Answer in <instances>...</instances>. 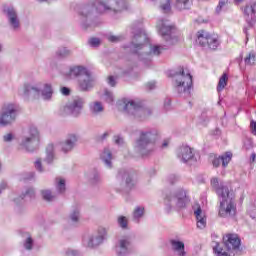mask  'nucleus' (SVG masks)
Segmentation results:
<instances>
[{
  "label": "nucleus",
  "mask_w": 256,
  "mask_h": 256,
  "mask_svg": "<svg viewBox=\"0 0 256 256\" xmlns=\"http://www.w3.org/2000/svg\"><path fill=\"white\" fill-rule=\"evenodd\" d=\"M57 57H60L61 59H65V57H69L71 55V50H69L66 47H60L56 51Z\"/></svg>",
  "instance_id": "obj_35"
},
{
  "label": "nucleus",
  "mask_w": 256,
  "mask_h": 256,
  "mask_svg": "<svg viewBox=\"0 0 256 256\" xmlns=\"http://www.w3.org/2000/svg\"><path fill=\"white\" fill-rule=\"evenodd\" d=\"M106 39L110 42V43H120V41H123V39H125V36L123 35H113V34H108L106 35Z\"/></svg>",
  "instance_id": "obj_39"
},
{
  "label": "nucleus",
  "mask_w": 256,
  "mask_h": 256,
  "mask_svg": "<svg viewBox=\"0 0 256 256\" xmlns=\"http://www.w3.org/2000/svg\"><path fill=\"white\" fill-rule=\"evenodd\" d=\"M189 203H191V199L183 189L177 190L174 194H167L164 198L166 213H170L173 209H186Z\"/></svg>",
  "instance_id": "obj_4"
},
{
  "label": "nucleus",
  "mask_w": 256,
  "mask_h": 256,
  "mask_svg": "<svg viewBox=\"0 0 256 256\" xmlns=\"http://www.w3.org/2000/svg\"><path fill=\"white\" fill-rule=\"evenodd\" d=\"M197 251H201V246H197Z\"/></svg>",
  "instance_id": "obj_63"
},
{
  "label": "nucleus",
  "mask_w": 256,
  "mask_h": 256,
  "mask_svg": "<svg viewBox=\"0 0 256 256\" xmlns=\"http://www.w3.org/2000/svg\"><path fill=\"white\" fill-rule=\"evenodd\" d=\"M40 3H43V1H49V0H38Z\"/></svg>",
  "instance_id": "obj_64"
},
{
  "label": "nucleus",
  "mask_w": 256,
  "mask_h": 256,
  "mask_svg": "<svg viewBox=\"0 0 256 256\" xmlns=\"http://www.w3.org/2000/svg\"><path fill=\"white\" fill-rule=\"evenodd\" d=\"M61 93H62V95L67 96V95H70L71 90L69 88H67V87H62L61 88Z\"/></svg>",
  "instance_id": "obj_59"
},
{
  "label": "nucleus",
  "mask_w": 256,
  "mask_h": 256,
  "mask_svg": "<svg viewBox=\"0 0 256 256\" xmlns=\"http://www.w3.org/2000/svg\"><path fill=\"white\" fill-rule=\"evenodd\" d=\"M77 143H79V135L71 133L58 143V147L62 153L67 154L77 147Z\"/></svg>",
  "instance_id": "obj_14"
},
{
  "label": "nucleus",
  "mask_w": 256,
  "mask_h": 256,
  "mask_svg": "<svg viewBox=\"0 0 256 256\" xmlns=\"http://www.w3.org/2000/svg\"><path fill=\"white\" fill-rule=\"evenodd\" d=\"M103 104H101V102H92L90 104V113H92V115H99V113H103Z\"/></svg>",
  "instance_id": "obj_30"
},
{
  "label": "nucleus",
  "mask_w": 256,
  "mask_h": 256,
  "mask_svg": "<svg viewBox=\"0 0 256 256\" xmlns=\"http://www.w3.org/2000/svg\"><path fill=\"white\" fill-rule=\"evenodd\" d=\"M157 29L159 35H161L169 45H173L179 41V31H177L175 26L169 23V20H159Z\"/></svg>",
  "instance_id": "obj_8"
},
{
  "label": "nucleus",
  "mask_w": 256,
  "mask_h": 256,
  "mask_svg": "<svg viewBox=\"0 0 256 256\" xmlns=\"http://www.w3.org/2000/svg\"><path fill=\"white\" fill-rule=\"evenodd\" d=\"M107 82H108V85H110V87H115V85H117V82L115 81V77L113 76H109Z\"/></svg>",
  "instance_id": "obj_54"
},
{
  "label": "nucleus",
  "mask_w": 256,
  "mask_h": 256,
  "mask_svg": "<svg viewBox=\"0 0 256 256\" xmlns=\"http://www.w3.org/2000/svg\"><path fill=\"white\" fill-rule=\"evenodd\" d=\"M117 223L121 229H127V226L129 225V220L125 216H119L117 219Z\"/></svg>",
  "instance_id": "obj_44"
},
{
  "label": "nucleus",
  "mask_w": 256,
  "mask_h": 256,
  "mask_svg": "<svg viewBox=\"0 0 256 256\" xmlns=\"http://www.w3.org/2000/svg\"><path fill=\"white\" fill-rule=\"evenodd\" d=\"M83 105H85V99L75 97L65 106V111H67L73 117H79L81 115V111H83Z\"/></svg>",
  "instance_id": "obj_16"
},
{
  "label": "nucleus",
  "mask_w": 256,
  "mask_h": 256,
  "mask_svg": "<svg viewBox=\"0 0 256 256\" xmlns=\"http://www.w3.org/2000/svg\"><path fill=\"white\" fill-rule=\"evenodd\" d=\"M218 215L227 219L229 217H235L237 214V203H235V194L233 192H228L225 197H221Z\"/></svg>",
  "instance_id": "obj_7"
},
{
  "label": "nucleus",
  "mask_w": 256,
  "mask_h": 256,
  "mask_svg": "<svg viewBox=\"0 0 256 256\" xmlns=\"http://www.w3.org/2000/svg\"><path fill=\"white\" fill-rule=\"evenodd\" d=\"M13 139H15V134H13V133H8L3 136V141L5 143H11V141H13Z\"/></svg>",
  "instance_id": "obj_48"
},
{
  "label": "nucleus",
  "mask_w": 256,
  "mask_h": 256,
  "mask_svg": "<svg viewBox=\"0 0 256 256\" xmlns=\"http://www.w3.org/2000/svg\"><path fill=\"white\" fill-rule=\"evenodd\" d=\"M174 87L185 99L191 97V89L193 87V76L187 68H178L177 71L171 74Z\"/></svg>",
  "instance_id": "obj_3"
},
{
  "label": "nucleus",
  "mask_w": 256,
  "mask_h": 256,
  "mask_svg": "<svg viewBox=\"0 0 256 256\" xmlns=\"http://www.w3.org/2000/svg\"><path fill=\"white\" fill-rule=\"evenodd\" d=\"M35 168L37 169V171H39L40 173H43V166L41 164V159H37L35 161Z\"/></svg>",
  "instance_id": "obj_52"
},
{
  "label": "nucleus",
  "mask_w": 256,
  "mask_h": 256,
  "mask_svg": "<svg viewBox=\"0 0 256 256\" xmlns=\"http://www.w3.org/2000/svg\"><path fill=\"white\" fill-rule=\"evenodd\" d=\"M175 7L180 11H183V9H189V0H176Z\"/></svg>",
  "instance_id": "obj_41"
},
{
  "label": "nucleus",
  "mask_w": 256,
  "mask_h": 256,
  "mask_svg": "<svg viewBox=\"0 0 256 256\" xmlns=\"http://www.w3.org/2000/svg\"><path fill=\"white\" fill-rule=\"evenodd\" d=\"M104 99L106 100V103H113V92L105 90Z\"/></svg>",
  "instance_id": "obj_46"
},
{
  "label": "nucleus",
  "mask_w": 256,
  "mask_h": 256,
  "mask_svg": "<svg viewBox=\"0 0 256 256\" xmlns=\"http://www.w3.org/2000/svg\"><path fill=\"white\" fill-rule=\"evenodd\" d=\"M256 56L255 52H250L244 59L245 65H255Z\"/></svg>",
  "instance_id": "obj_42"
},
{
  "label": "nucleus",
  "mask_w": 256,
  "mask_h": 256,
  "mask_svg": "<svg viewBox=\"0 0 256 256\" xmlns=\"http://www.w3.org/2000/svg\"><path fill=\"white\" fill-rule=\"evenodd\" d=\"M24 95L26 97L31 95H33V97H39V95H41L44 101H51V97H53V87L51 84H43L41 82L36 84H25Z\"/></svg>",
  "instance_id": "obj_6"
},
{
  "label": "nucleus",
  "mask_w": 256,
  "mask_h": 256,
  "mask_svg": "<svg viewBox=\"0 0 256 256\" xmlns=\"http://www.w3.org/2000/svg\"><path fill=\"white\" fill-rule=\"evenodd\" d=\"M66 255H68V256H77V255H79V251H77V250H72V249H68V250L66 251Z\"/></svg>",
  "instance_id": "obj_56"
},
{
  "label": "nucleus",
  "mask_w": 256,
  "mask_h": 256,
  "mask_svg": "<svg viewBox=\"0 0 256 256\" xmlns=\"http://www.w3.org/2000/svg\"><path fill=\"white\" fill-rule=\"evenodd\" d=\"M163 46L154 45L150 46V52L145 54H139L140 59H145V57H151V55L159 56L160 53L163 52ZM145 55V57H143Z\"/></svg>",
  "instance_id": "obj_28"
},
{
  "label": "nucleus",
  "mask_w": 256,
  "mask_h": 256,
  "mask_svg": "<svg viewBox=\"0 0 256 256\" xmlns=\"http://www.w3.org/2000/svg\"><path fill=\"white\" fill-rule=\"evenodd\" d=\"M227 7H229V0H219V3L216 7V13L219 15L222 11H227Z\"/></svg>",
  "instance_id": "obj_36"
},
{
  "label": "nucleus",
  "mask_w": 256,
  "mask_h": 256,
  "mask_svg": "<svg viewBox=\"0 0 256 256\" xmlns=\"http://www.w3.org/2000/svg\"><path fill=\"white\" fill-rule=\"evenodd\" d=\"M227 251H239L241 239L236 234H228L223 238Z\"/></svg>",
  "instance_id": "obj_20"
},
{
  "label": "nucleus",
  "mask_w": 256,
  "mask_h": 256,
  "mask_svg": "<svg viewBox=\"0 0 256 256\" xmlns=\"http://www.w3.org/2000/svg\"><path fill=\"white\" fill-rule=\"evenodd\" d=\"M131 253V238L125 236L121 238L116 245V254L118 256H127Z\"/></svg>",
  "instance_id": "obj_19"
},
{
  "label": "nucleus",
  "mask_w": 256,
  "mask_h": 256,
  "mask_svg": "<svg viewBox=\"0 0 256 256\" xmlns=\"http://www.w3.org/2000/svg\"><path fill=\"white\" fill-rule=\"evenodd\" d=\"M169 245L177 256H187V251H185V242L179 238V236L169 239Z\"/></svg>",
  "instance_id": "obj_18"
},
{
  "label": "nucleus",
  "mask_w": 256,
  "mask_h": 256,
  "mask_svg": "<svg viewBox=\"0 0 256 256\" xmlns=\"http://www.w3.org/2000/svg\"><path fill=\"white\" fill-rule=\"evenodd\" d=\"M211 186L213 187V189H215L218 197H226L225 195H227V193H231L228 186H226L224 184L219 185L218 178L211 179Z\"/></svg>",
  "instance_id": "obj_24"
},
{
  "label": "nucleus",
  "mask_w": 256,
  "mask_h": 256,
  "mask_svg": "<svg viewBox=\"0 0 256 256\" xmlns=\"http://www.w3.org/2000/svg\"><path fill=\"white\" fill-rule=\"evenodd\" d=\"M144 213H145L144 207L138 206L135 208L133 212V219L135 223H139V220L141 219V217H143Z\"/></svg>",
  "instance_id": "obj_33"
},
{
  "label": "nucleus",
  "mask_w": 256,
  "mask_h": 256,
  "mask_svg": "<svg viewBox=\"0 0 256 256\" xmlns=\"http://www.w3.org/2000/svg\"><path fill=\"white\" fill-rule=\"evenodd\" d=\"M168 181L169 183H171V185L177 183V181H179V177L175 174H171L169 177H168Z\"/></svg>",
  "instance_id": "obj_50"
},
{
  "label": "nucleus",
  "mask_w": 256,
  "mask_h": 256,
  "mask_svg": "<svg viewBox=\"0 0 256 256\" xmlns=\"http://www.w3.org/2000/svg\"><path fill=\"white\" fill-rule=\"evenodd\" d=\"M3 13L6 15L11 29H13V31H18V29L21 27V20H19L17 9H15L13 6H4Z\"/></svg>",
  "instance_id": "obj_13"
},
{
  "label": "nucleus",
  "mask_w": 256,
  "mask_h": 256,
  "mask_svg": "<svg viewBox=\"0 0 256 256\" xmlns=\"http://www.w3.org/2000/svg\"><path fill=\"white\" fill-rule=\"evenodd\" d=\"M5 189H7V182L2 181L0 183V195L3 193V191H5Z\"/></svg>",
  "instance_id": "obj_60"
},
{
  "label": "nucleus",
  "mask_w": 256,
  "mask_h": 256,
  "mask_svg": "<svg viewBox=\"0 0 256 256\" xmlns=\"http://www.w3.org/2000/svg\"><path fill=\"white\" fill-rule=\"evenodd\" d=\"M88 181L90 185H99L101 183V173L97 169H93L88 173Z\"/></svg>",
  "instance_id": "obj_27"
},
{
  "label": "nucleus",
  "mask_w": 256,
  "mask_h": 256,
  "mask_svg": "<svg viewBox=\"0 0 256 256\" xmlns=\"http://www.w3.org/2000/svg\"><path fill=\"white\" fill-rule=\"evenodd\" d=\"M55 183H56L55 187H56L57 192L59 194L65 193V190H66L65 179H63V178H56Z\"/></svg>",
  "instance_id": "obj_32"
},
{
  "label": "nucleus",
  "mask_w": 256,
  "mask_h": 256,
  "mask_svg": "<svg viewBox=\"0 0 256 256\" xmlns=\"http://www.w3.org/2000/svg\"><path fill=\"white\" fill-rule=\"evenodd\" d=\"M159 139V131L157 129H146L139 133V137L136 139L134 149L138 155L147 157L151 155L152 151H155V143Z\"/></svg>",
  "instance_id": "obj_2"
},
{
  "label": "nucleus",
  "mask_w": 256,
  "mask_h": 256,
  "mask_svg": "<svg viewBox=\"0 0 256 256\" xmlns=\"http://www.w3.org/2000/svg\"><path fill=\"white\" fill-rule=\"evenodd\" d=\"M164 109L165 111H171V99L166 98L164 100Z\"/></svg>",
  "instance_id": "obj_51"
},
{
  "label": "nucleus",
  "mask_w": 256,
  "mask_h": 256,
  "mask_svg": "<svg viewBox=\"0 0 256 256\" xmlns=\"http://www.w3.org/2000/svg\"><path fill=\"white\" fill-rule=\"evenodd\" d=\"M88 43H89L90 47H99V45H101V39H99V38H90L88 40Z\"/></svg>",
  "instance_id": "obj_47"
},
{
  "label": "nucleus",
  "mask_w": 256,
  "mask_h": 256,
  "mask_svg": "<svg viewBox=\"0 0 256 256\" xmlns=\"http://www.w3.org/2000/svg\"><path fill=\"white\" fill-rule=\"evenodd\" d=\"M41 195H42V199H44V201H47L48 203H51L55 201V199H57V195L52 193L51 190L49 189L42 190Z\"/></svg>",
  "instance_id": "obj_31"
},
{
  "label": "nucleus",
  "mask_w": 256,
  "mask_h": 256,
  "mask_svg": "<svg viewBox=\"0 0 256 256\" xmlns=\"http://www.w3.org/2000/svg\"><path fill=\"white\" fill-rule=\"evenodd\" d=\"M88 73L89 70H87V68L84 66H73L69 71L70 77H75L77 81L78 79L85 77V75Z\"/></svg>",
  "instance_id": "obj_26"
},
{
  "label": "nucleus",
  "mask_w": 256,
  "mask_h": 256,
  "mask_svg": "<svg viewBox=\"0 0 256 256\" xmlns=\"http://www.w3.org/2000/svg\"><path fill=\"white\" fill-rule=\"evenodd\" d=\"M251 131L253 135H256V121L252 120L250 123Z\"/></svg>",
  "instance_id": "obj_57"
},
{
  "label": "nucleus",
  "mask_w": 256,
  "mask_h": 256,
  "mask_svg": "<svg viewBox=\"0 0 256 256\" xmlns=\"http://www.w3.org/2000/svg\"><path fill=\"white\" fill-rule=\"evenodd\" d=\"M24 248L27 251H31V249H33V238H31V236L27 237L24 241Z\"/></svg>",
  "instance_id": "obj_45"
},
{
  "label": "nucleus",
  "mask_w": 256,
  "mask_h": 256,
  "mask_svg": "<svg viewBox=\"0 0 256 256\" xmlns=\"http://www.w3.org/2000/svg\"><path fill=\"white\" fill-rule=\"evenodd\" d=\"M114 143L116 145H123V143H124L123 137H121V136H114Z\"/></svg>",
  "instance_id": "obj_55"
},
{
  "label": "nucleus",
  "mask_w": 256,
  "mask_h": 256,
  "mask_svg": "<svg viewBox=\"0 0 256 256\" xmlns=\"http://www.w3.org/2000/svg\"><path fill=\"white\" fill-rule=\"evenodd\" d=\"M169 147V140H164L162 143V149Z\"/></svg>",
  "instance_id": "obj_61"
},
{
  "label": "nucleus",
  "mask_w": 256,
  "mask_h": 256,
  "mask_svg": "<svg viewBox=\"0 0 256 256\" xmlns=\"http://www.w3.org/2000/svg\"><path fill=\"white\" fill-rule=\"evenodd\" d=\"M155 82H148L146 84V88L148 89V91H153V89H155Z\"/></svg>",
  "instance_id": "obj_58"
},
{
  "label": "nucleus",
  "mask_w": 256,
  "mask_h": 256,
  "mask_svg": "<svg viewBox=\"0 0 256 256\" xmlns=\"http://www.w3.org/2000/svg\"><path fill=\"white\" fill-rule=\"evenodd\" d=\"M100 159L108 169H111V167H113V152H111V148L105 147L100 154Z\"/></svg>",
  "instance_id": "obj_25"
},
{
  "label": "nucleus",
  "mask_w": 256,
  "mask_h": 256,
  "mask_svg": "<svg viewBox=\"0 0 256 256\" xmlns=\"http://www.w3.org/2000/svg\"><path fill=\"white\" fill-rule=\"evenodd\" d=\"M39 130L35 126L26 129L19 141V147L27 153H34L39 148Z\"/></svg>",
  "instance_id": "obj_5"
},
{
  "label": "nucleus",
  "mask_w": 256,
  "mask_h": 256,
  "mask_svg": "<svg viewBox=\"0 0 256 256\" xmlns=\"http://www.w3.org/2000/svg\"><path fill=\"white\" fill-rule=\"evenodd\" d=\"M80 91H91L95 87V80L91 77V73H87L82 78L77 80Z\"/></svg>",
  "instance_id": "obj_23"
},
{
  "label": "nucleus",
  "mask_w": 256,
  "mask_h": 256,
  "mask_svg": "<svg viewBox=\"0 0 256 256\" xmlns=\"http://www.w3.org/2000/svg\"><path fill=\"white\" fill-rule=\"evenodd\" d=\"M25 197H29V199L35 198V189L32 187L26 188L25 192L19 197V199H24Z\"/></svg>",
  "instance_id": "obj_40"
},
{
  "label": "nucleus",
  "mask_w": 256,
  "mask_h": 256,
  "mask_svg": "<svg viewBox=\"0 0 256 256\" xmlns=\"http://www.w3.org/2000/svg\"><path fill=\"white\" fill-rule=\"evenodd\" d=\"M133 38L129 45H125L124 49H129L131 53L139 55L140 51L145 49L147 43V34L141 28H132Z\"/></svg>",
  "instance_id": "obj_10"
},
{
  "label": "nucleus",
  "mask_w": 256,
  "mask_h": 256,
  "mask_svg": "<svg viewBox=\"0 0 256 256\" xmlns=\"http://www.w3.org/2000/svg\"><path fill=\"white\" fill-rule=\"evenodd\" d=\"M109 135H111V132L106 131V132H104L102 135H99V136L97 137V141H101V142L107 141V138L109 137Z\"/></svg>",
  "instance_id": "obj_49"
},
{
  "label": "nucleus",
  "mask_w": 256,
  "mask_h": 256,
  "mask_svg": "<svg viewBox=\"0 0 256 256\" xmlns=\"http://www.w3.org/2000/svg\"><path fill=\"white\" fill-rule=\"evenodd\" d=\"M232 157L233 154L231 152H226L224 155L220 156V159L222 161V167H227L231 162Z\"/></svg>",
  "instance_id": "obj_38"
},
{
  "label": "nucleus",
  "mask_w": 256,
  "mask_h": 256,
  "mask_svg": "<svg viewBox=\"0 0 256 256\" xmlns=\"http://www.w3.org/2000/svg\"><path fill=\"white\" fill-rule=\"evenodd\" d=\"M160 9L164 13H171V0H164L160 5Z\"/></svg>",
  "instance_id": "obj_43"
},
{
  "label": "nucleus",
  "mask_w": 256,
  "mask_h": 256,
  "mask_svg": "<svg viewBox=\"0 0 256 256\" xmlns=\"http://www.w3.org/2000/svg\"><path fill=\"white\" fill-rule=\"evenodd\" d=\"M227 74H223L218 82V86H217V91L218 93H221V91H223L225 89V87H227Z\"/></svg>",
  "instance_id": "obj_34"
},
{
  "label": "nucleus",
  "mask_w": 256,
  "mask_h": 256,
  "mask_svg": "<svg viewBox=\"0 0 256 256\" xmlns=\"http://www.w3.org/2000/svg\"><path fill=\"white\" fill-rule=\"evenodd\" d=\"M196 43L203 47L204 49H210V51H217L221 45V40L219 35L211 34L205 30H200L197 32Z\"/></svg>",
  "instance_id": "obj_9"
},
{
  "label": "nucleus",
  "mask_w": 256,
  "mask_h": 256,
  "mask_svg": "<svg viewBox=\"0 0 256 256\" xmlns=\"http://www.w3.org/2000/svg\"><path fill=\"white\" fill-rule=\"evenodd\" d=\"M221 156L220 157H215L213 160H212V165L213 167H219L221 165Z\"/></svg>",
  "instance_id": "obj_53"
},
{
  "label": "nucleus",
  "mask_w": 256,
  "mask_h": 256,
  "mask_svg": "<svg viewBox=\"0 0 256 256\" xmlns=\"http://www.w3.org/2000/svg\"><path fill=\"white\" fill-rule=\"evenodd\" d=\"M194 216L196 219L197 229H205L207 227V215L198 204L194 205Z\"/></svg>",
  "instance_id": "obj_22"
},
{
  "label": "nucleus",
  "mask_w": 256,
  "mask_h": 256,
  "mask_svg": "<svg viewBox=\"0 0 256 256\" xmlns=\"http://www.w3.org/2000/svg\"><path fill=\"white\" fill-rule=\"evenodd\" d=\"M124 112H126L127 115H132L133 117H136V119H141V117L145 115L146 110L135 101H128L124 106Z\"/></svg>",
  "instance_id": "obj_17"
},
{
  "label": "nucleus",
  "mask_w": 256,
  "mask_h": 256,
  "mask_svg": "<svg viewBox=\"0 0 256 256\" xmlns=\"http://www.w3.org/2000/svg\"><path fill=\"white\" fill-rule=\"evenodd\" d=\"M118 181H121L122 189L124 191L129 192L133 187H135V180L131 176V173L127 171V169H120L117 175Z\"/></svg>",
  "instance_id": "obj_15"
},
{
  "label": "nucleus",
  "mask_w": 256,
  "mask_h": 256,
  "mask_svg": "<svg viewBox=\"0 0 256 256\" xmlns=\"http://www.w3.org/2000/svg\"><path fill=\"white\" fill-rule=\"evenodd\" d=\"M107 238V228L100 226L98 227L97 231L89 234L87 236H84L83 238V244L86 247H98V245H101L103 241Z\"/></svg>",
  "instance_id": "obj_12"
},
{
  "label": "nucleus",
  "mask_w": 256,
  "mask_h": 256,
  "mask_svg": "<svg viewBox=\"0 0 256 256\" xmlns=\"http://www.w3.org/2000/svg\"><path fill=\"white\" fill-rule=\"evenodd\" d=\"M93 8L99 15H105V13H121V11L127 9V0H92L91 4H84L79 7L78 15H80V25L82 29H92L96 27L91 21V15Z\"/></svg>",
  "instance_id": "obj_1"
},
{
  "label": "nucleus",
  "mask_w": 256,
  "mask_h": 256,
  "mask_svg": "<svg viewBox=\"0 0 256 256\" xmlns=\"http://www.w3.org/2000/svg\"><path fill=\"white\" fill-rule=\"evenodd\" d=\"M252 161H255V157H256V155L255 154H252Z\"/></svg>",
  "instance_id": "obj_62"
},
{
  "label": "nucleus",
  "mask_w": 256,
  "mask_h": 256,
  "mask_svg": "<svg viewBox=\"0 0 256 256\" xmlns=\"http://www.w3.org/2000/svg\"><path fill=\"white\" fill-rule=\"evenodd\" d=\"M19 113V105L15 103H8L2 107L0 113V125L2 127H7V125H13L17 120V115Z\"/></svg>",
  "instance_id": "obj_11"
},
{
  "label": "nucleus",
  "mask_w": 256,
  "mask_h": 256,
  "mask_svg": "<svg viewBox=\"0 0 256 256\" xmlns=\"http://www.w3.org/2000/svg\"><path fill=\"white\" fill-rule=\"evenodd\" d=\"M176 155L182 163H189L193 159V149L189 145L183 144L177 148Z\"/></svg>",
  "instance_id": "obj_21"
},
{
  "label": "nucleus",
  "mask_w": 256,
  "mask_h": 256,
  "mask_svg": "<svg viewBox=\"0 0 256 256\" xmlns=\"http://www.w3.org/2000/svg\"><path fill=\"white\" fill-rule=\"evenodd\" d=\"M80 217L81 215H80L79 208H74L70 213L69 219L72 223H79Z\"/></svg>",
  "instance_id": "obj_37"
},
{
  "label": "nucleus",
  "mask_w": 256,
  "mask_h": 256,
  "mask_svg": "<svg viewBox=\"0 0 256 256\" xmlns=\"http://www.w3.org/2000/svg\"><path fill=\"white\" fill-rule=\"evenodd\" d=\"M53 151V144H49L46 148V158L44 159V163L47 165H51L55 159V153Z\"/></svg>",
  "instance_id": "obj_29"
}]
</instances>
